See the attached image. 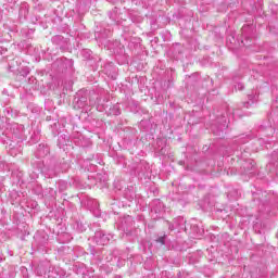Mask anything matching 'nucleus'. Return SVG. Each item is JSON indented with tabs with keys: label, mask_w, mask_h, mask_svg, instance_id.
<instances>
[{
	"label": "nucleus",
	"mask_w": 278,
	"mask_h": 278,
	"mask_svg": "<svg viewBox=\"0 0 278 278\" xmlns=\"http://www.w3.org/2000/svg\"><path fill=\"white\" fill-rule=\"evenodd\" d=\"M151 210V217L154 220H157V218H162L164 216V203L160 199H155L150 204Z\"/></svg>",
	"instance_id": "2"
},
{
	"label": "nucleus",
	"mask_w": 278,
	"mask_h": 278,
	"mask_svg": "<svg viewBox=\"0 0 278 278\" xmlns=\"http://www.w3.org/2000/svg\"><path fill=\"white\" fill-rule=\"evenodd\" d=\"M124 199H127L131 203L136 199V188L128 187L124 190Z\"/></svg>",
	"instance_id": "12"
},
{
	"label": "nucleus",
	"mask_w": 278,
	"mask_h": 278,
	"mask_svg": "<svg viewBox=\"0 0 278 278\" xmlns=\"http://www.w3.org/2000/svg\"><path fill=\"white\" fill-rule=\"evenodd\" d=\"M48 270H49V264H46V265L40 264V265L37 266L35 273H36V275H38V277H45V278H47V276H48Z\"/></svg>",
	"instance_id": "13"
},
{
	"label": "nucleus",
	"mask_w": 278,
	"mask_h": 278,
	"mask_svg": "<svg viewBox=\"0 0 278 278\" xmlns=\"http://www.w3.org/2000/svg\"><path fill=\"white\" fill-rule=\"evenodd\" d=\"M109 17L111 18V21L117 22L118 21V9L115 8L112 11H110Z\"/></svg>",
	"instance_id": "17"
},
{
	"label": "nucleus",
	"mask_w": 278,
	"mask_h": 278,
	"mask_svg": "<svg viewBox=\"0 0 278 278\" xmlns=\"http://www.w3.org/2000/svg\"><path fill=\"white\" fill-rule=\"evenodd\" d=\"M58 144H59L60 149H62V147L68 146V136L61 135L58 139Z\"/></svg>",
	"instance_id": "16"
},
{
	"label": "nucleus",
	"mask_w": 278,
	"mask_h": 278,
	"mask_svg": "<svg viewBox=\"0 0 278 278\" xmlns=\"http://www.w3.org/2000/svg\"><path fill=\"white\" fill-rule=\"evenodd\" d=\"M110 49H113V51H116V48H115V47H111Z\"/></svg>",
	"instance_id": "31"
},
{
	"label": "nucleus",
	"mask_w": 278,
	"mask_h": 278,
	"mask_svg": "<svg viewBox=\"0 0 278 278\" xmlns=\"http://www.w3.org/2000/svg\"><path fill=\"white\" fill-rule=\"evenodd\" d=\"M76 226H77L78 231H80V232L86 231V226H84L83 224L77 223Z\"/></svg>",
	"instance_id": "24"
},
{
	"label": "nucleus",
	"mask_w": 278,
	"mask_h": 278,
	"mask_svg": "<svg viewBox=\"0 0 278 278\" xmlns=\"http://www.w3.org/2000/svg\"><path fill=\"white\" fill-rule=\"evenodd\" d=\"M114 110H116V111L114 112L115 116L121 115V109H118L117 105L114 106Z\"/></svg>",
	"instance_id": "26"
},
{
	"label": "nucleus",
	"mask_w": 278,
	"mask_h": 278,
	"mask_svg": "<svg viewBox=\"0 0 278 278\" xmlns=\"http://www.w3.org/2000/svg\"><path fill=\"white\" fill-rule=\"evenodd\" d=\"M84 139V136L76 134L73 135L72 137V141L74 142V144H76V147H84V141H81Z\"/></svg>",
	"instance_id": "15"
},
{
	"label": "nucleus",
	"mask_w": 278,
	"mask_h": 278,
	"mask_svg": "<svg viewBox=\"0 0 278 278\" xmlns=\"http://www.w3.org/2000/svg\"><path fill=\"white\" fill-rule=\"evenodd\" d=\"M28 10H27V4H24L20 8V16H27Z\"/></svg>",
	"instance_id": "20"
},
{
	"label": "nucleus",
	"mask_w": 278,
	"mask_h": 278,
	"mask_svg": "<svg viewBox=\"0 0 278 278\" xmlns=\"http://www.w3.org/2000/svg\"><path fill=\"white\" fill-rule=\"evenodd\" d=\"M235 88H236V90H244V85L239 83V84L236 85Z\"/></svg>",
	"instance_id": "25"
},
{
	"label": "nucleus",
	"mask_w": 278,
	"mask_h": 278,
	"mask_svg": "<svg viewBox=\"0 0 278 278\" xmlns=\"http://www.w3.org/2000/svg\"><path fill=\"white\" fill-rule=\"evenodd\" d=\"M134 175H137V177L147 178L149 175H151V167L149 166V163L147 161H141L134 167Z\"/></svg>",
	"instance_id": "3"
},
{
	"label": "nucleus",
	"mask_w": 278,
	"mask_h": 278,
	"mask_svg": "<svg viewBox=\"0 0 278 278\" xmlns=\"http://www.w3.org/2000/svg\"><path fill=\"white\" fill-rule=\"evenodd\" d=\"M249 104H250V103H249V102H247V108H249Z\"/></svg>",
	"instance_id": "33"
},
{
	"label": "nucleus",
	"mask_w": 278,
	"mask_h": 278,
	"mask_svg": "<svg viewBox=\"0 0 278 278\" xmlns=\"http://www.w3.org/2000/svg\"><path fill=\"white\" fill-rule=\"evenodd\" d=\"M74 110H81L88 105V98L77 93L73 101Z\"/></svg>",
	"instance_id": "7"
},
{
	"label": "nucleus",
	"mask_w": 278,
	"mask_h": 278,
	"mask_svg": "<svg viewBox=\"0 0 278 278\" xmlns=\"http://www.w3.org/2000/svg\"><path fill=\"white\" fill-rule=\"evenodd\" d=\"M118 45H121V42H118V41H115V46H116V47H118Z\"/></svg>",
	"instance_id": "30"
},
{
	"label": "nucleus",
	"mask_w": 278,
	"mask_h": 278,
	"mask_svg": "<svg viewBox=\"0 0 278 278\" xmlns=\"http://www.w3.org/2000/svg\"><path fill=\"white\" fill-rule=\"evenodd\" d=\"M9 144L11 155H16V153H21L23 151V140H11L10 142L7 141Z\"/></svg>",
	"instance_id": "8"
},
{
	"label": "nucleus",
	"mask_w": 278,
	"mask_h": 278,
	"mask_svg": "<svg viewBox=\"0 0 278 278\" xmlns=\"http://www.w3.org/2000/svg\"><path fill=\"white\" fill-rule=\"evenodd\" d=\"M88 210H90L93 214V216H96L97 218H99V216H101V210H99V201L97 200H87L86 203Z\"/></svg>",
	"instance_id": "10"
},
{
	"label": "nucleus",
	"mask_w": 278,
	"mask_h": 278,
	"mask_svg": "<svg viewBox=\"0 0 278 278\" xmlns=\"http://www.w3.org/2000/svg\"><path fill=\"white\" fill-rule=\"evenodd\" d=\"M71 168V161L62 159L60 163H56L54 170H51L49 177H56L59 173H66Z\"/></svg>",
	"instance_id": "5"
},
{
	"label": "nucleus",
	"mask_w": 278,
	"mask_h": 278,
	"mask_svg": "<svg viewBox=\"0 0 278 278\" xmlns=\"http://www.w3.org/2000/svg\"><path fill=\"white\" fill-rule=\"evenodd\" d=\"M71 241V239H67V240H65V241H63V242H70Z\"/></svg>",
	"instance_id": "32"
},
{
	"label": "nucleus",
	"mask_w": 278,
	"mask_h": 278,
	"mask_svg": "<svg viewBox=\"0 0 278 278\" xmlns=\"http://www.w3.org/2000/svg\"><path fill=\"white\" fill-rule=\"evenodd\" d=\"M114 236L112 233H105L103 230H98L94 233L93 241L98 247H105V244L110 243V240H112Z\"/></svg>",
	"instance_id": "4"
},
{
	"label": "nucleus",
	"mask_w": 278,
	"mask_h": 278,
	"mask_svg": "<svg viewBox=\"0 0 278 278\" xmlns=\"http://www.w3.org/2000/svg\"><path fill=\"white\" fill-rule=\"evenodd\" d=\"M277 238H278V232H277Z\"/></svg>",
	"instance_id": "35"
},
{
	"label": "nucleus",
	"mask_w": 278,
	"mask_h": 278,
	"mask_svg": "<svg viewBox=\"0 0 278 278\" xmlns=\"http://www.w3.org/2000/svg\"><path fill=\"white\" fill-rule=\"evenodd\" d=\"M89 253L91 254V255H99V248H96V247H90L89 248Z\"/></svg>",
	"instance_id": "22"
},
{
	"label": "nucleus",
	"mask_w": 278,
	"mask_h": 278,
	"mask_svg": "<svg viewBox=\"0 0 278 278\" xmlns=\"http://www.w3.org/2000/svg\"><path fill=\"white\" fill-rule=\"evenodd\" d=\"M0 129H3V123L1 118H0Z\"/></svg>",
	"instance_id": "29"
},
{
	"label": "nucleus",
	"mask_w": 278,
	"mask_h": 278,
	"mask_svg": "<svg viewBox=\"0 0 278 278\" xmlns=\"http://www.w3.org/2000/svg\"><path fill=\"white\" fill-rule=\"evenodd\" d=\"M50 152L51 150L49 149V146L40 143L35 151V156L38 160H42V157H47V155H49Z\"/></svg>",
	"instance_id": "9"
},
{
	"label": "nucleus",
	"mask_w": 278,
	"mask_h": 278,
	"mask_svg": "<svg viewBox=\"0 0 278 278\" xmlns=\"http://www.w3.org/2000/svg\"><path fill=\"white\" fill-rule=\"evenodd\" d=\"M156 242H159L160 244H166V236L159 237L156 239Z\"/></svg>",
	"instance_id": "23"
},
{
	"label": "nucleus",
	"mask_w": 278,
	"mask_h": 278,
	"mask_svg": "<svg viewBox=\"0 0 278 278\" xmlns=\"http://www.w3.org/2000/svg\"><path fill=\"white\" fill-rule=\"evenodd\" d=\"M184 223H185V222H184V219H182V224H181L182 226H180V231L184 230V229H186V227L184 226Z\"/></svg>",
	"instance_id": "27"
},
{
	"label": "nucleus",
	"mask_w": 278,
	"mask_h": 278,
	"mask_svg": "<svg viewBox=\"0 0 278 278\" xmlns=\"http://www.w3.org/2000/svg\"><path fill=\"white\" fill-rule=\"evenodd\" d=\"M47 278H62L60 274H58V269L55 267H52L51 265H48V276Z\"/></svg>",
	"instance_id": "14"
},
{
	"label": "nucleus",
	"mask_w": 278,
	"mask_h": 278,
	"mask_svg": "<svg viewBox=\"0 0 278 278\" xmlns=\"http://www.w3.org/2000/svg\"><path fill=\"white\" fill-rule=\"evenodd\" d=\"M8 3H16V0H7Z\"/></svg>",
	"instance_id": "28"
},
{
	"label": "nucleus",
	"mask_w": 278,
	"mask_h": 278,
	"mask_svg": "<svg viewBox=\"0 0 278 278\" xmlns=\"http://www.w3.org/2000/svg\"><path fill=\"white\" fill-rule=\"evenodd\" d=\"M81 55H83V58H85V60H90V58H92V51H90V50H83L81 51Z\"/></svg>",
	"instance_id": "21"
},
{
	"label": "nucleus",
	"mask_w": 278,
	"mask_h": 278,
	"mask_svg": "<svg viewBox=\"0 0 278 278\" xmlns=\"http://www.w3.org/2000/svg\"><path fill=\"white\" fill-rule=\"evenodd\" d=\"M108 1H112V0H108Z\"/></svg>",
	"instance_id": "36"
},
{
	"label": "nucleus",
	"mask_w": 278,
	"mask_h": 278,
	"mask_svg": "<svg viewBox=\"0 0 278 278\" xmlns=\"http://www.w3.org/2000/svg\"><path fill=\"white\" fill-rule=\"evenodd\" d=\"M63 236H68L67 233L63 235Z\"/></svg>",
	"instance_id": "34"
},
{
	"label": "nucleus",
	"mask_w": 278,
	"mask_h": 278,
	"mask_svg": "<svg viewBox=\"0 0 278 278\" xmlns=\"http://www.w3.org/2000/svg\"><path fill=\"white\" fill-rule=\"evenodd\" d=\"M51 41L60 49H66L68 47V39L62 37L61 35H55L51 38Z\"/></svg>",
	"instance_id": "11"
},
{
	"label": "nucleus",
	"mask_w": 278,
	"mask_h": 278,
	"mask_svg": "<svg viewBox=\"0 0 278 278\" xmlns=\"http://www.w3.org/2000/svg\"><path fill=\"white\" fill-rule=\"evenodd\" d=\"M35 245L40 253L49 252V235L45 231L35 235Z\"/></svg>",
	"instance_id": "1"
},
{
	"label": "nucleus",
	"mask_w": 278,
	"mask_h": 278,
	"mask_svg": "<svg viewBox=\"0 0 278 278\" xmlns=\"http://www.w3.org/2000/svg\"><path fill=\"white\" fill-rule=\"evenodd\" d=\"M16 71L22 77H27V75H29V67L27 66L20 67Z\"/></svg>",
	"instance_id": "18"
},
{
	"label": "nucleus",
	"mask_w": 278,
	"mask_h": 278,
	"mask_svg": "<svg viewBox=\"0 0 278 278\" xmlns=\"http://www.w3.org/2000/svg\"><path fill=\"white\" fill-rule=\"evenodd\" d=\"M131 227H134V217L128 215L122 219L119 228L124 230L126 236H131Z\"/></svg>",
	"instance_id": "6"
},
{
	"label": "nucleus",
	"mask_w": 278,
	"mask_h": 278,
	"mask_svg": "<svg viewBox=\"0 0 278 278\" xmlns=\"http://www.w3.org/2000/svg\"><path fill=\"white\" fill-rule=\"evenodd\" d=\"M58 186H59L60 192H64V190H66L68 188V182H66L64 180H60L58 182Z\"/></svg>",
	"instance_id": "19"
}]
</instances>
